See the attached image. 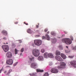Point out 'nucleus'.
<instances>
[{"instance_id": "1", "label": "nucleus", "mask_w": 76, "mask_h": 76, "mask_svg": "<svg viewBox=\"0 0 76 76\" xmlns=\"http://www.w3.org/2000/svg\"><path fill=\"white\" fill-rule=\"evenodd\" d=\"M62 41L63 42H65L68 45L72 44V40L70 39L69 38L63 39L62 40Z\"/></svg>"}, {"instance_id": "2", "label": "nucleus", "mask_w": 76, "mask_h": 76, "mask_svg": "<svg viewBox=\"0 0 76 76\" xmlns=\"http://www.w3.org/2000/svg\"><path fill=\"white\" fill-rule=\"evenodd\" d=\"M39 50L37 49H34L33 50V54L34 56L35 57H38L39 56Z\"/></svg>"}, {"instance_id": "3", "label": "nucleus", "mask_w": 76, "mask_h": 76, "mask_svg": "<svg viewBox=\"0 0 76 76\" xmlns=\"http://www.w3.org/2000/svg\"><path fill=\"white\" fill-rule=\"evenodd\" d=\"M34 42L36 45L39 46L42 44V41L39 39H35L34 41Z\"/></svg>"}, {"instance_id": "4", "label": "nucleus", "mask_w": 76, "mask_h": 76, "mask_svg": "<svg viewBox=\"0 0 76 76\" xmlns=\"http://www.w3.org/2000/svg\"><path fill=\"white\" fill-rule=\"evenodd\" d=\"M66 66V63L63 62H61L60 63V66H58V69H64V66Z\"/></svg>"}, {"instance_id": "5", "label": "nucleus", "mask_w": 76, "mask_h": 76, "mask_svg": "<svg viewBox=\"0 0 76 76\" xmlns=\"http://www.w3.org/2000/svg\"><path fill=\"white\" fill-rule=\"evenodd\" d=\"M3 49L5 52H7L9 51V46L7 45H3L2 46Z\"/></svg>"}, {"instance_id": "6", "label": "nucleus", "mask_w": 76, "mask_h": 76, "mask_svg": "<svg viewBox=\"0 0 76 76\" xmlns=\"http://www.w3.org/2000/svg\"><path fill=\"white\" fill-rule=\"evenodd\" d=\"M13 59H10L7 60L6 63L7 64H9L10 65H12L13 64Z\"/></svg>"}, {"instance_id": "7", "label": "nucleus", "mask_w": 76, "mask_h": 76, "mask_svg": "<svg viewBox=\"0 0 76 76\" xmlns=\"http://www.w3.org/2000/svg\"><path fill=\"white\" fill-rule=\"evenodd\" d=\"M51 72L53 73H57L58 72V70L56 68H53L51 69Z\"/></svg>"}, {"instance_id": "8", "label": "nucleus", "mask_w": 76, "mask_h": 76, "mask_svg": "<svg viewBox=\"0 0 76 76\" xmlns=\"http://www.w3.org/2000/svg\"><path fill=\"white\" fill-rule=\"evenodd\" d=\"M6 56L7 58H10L12 57V53L10 52H8L7 53Z\"/></svg>"}, {"instance_id": "9", "label": "nucleus", "mask_w": 76, "mask_h": 76, "mask_svg": "<svg viewBox=\"0 0 76 76\" xmlns=\"http://www.w3.org/2000/svg\"><path fill=\"white\" fill-rule=\"evenodd\" d=\"M70 64L74 67L76 68V61H71Z\"/></svg>"}, {"instance_id": "10", "label": "nucleus", "mask_w": 76, "mask_h": 76, "mask_svg": "<svg viewBox=\"0 0 76 76\" xmlns=\"http://www.w3.org/2000/svg\"><path fill=\"white\" fill-rule=\"evenodd\" d=\"M55 58L56 59V60L58 61H63L61 58V57L59 56H56Z\"/></svg>"}, {"instance_id": "11", "label": "nucleus", "mask_w": 76, "mask_h": 76, "mask_svg": "<svg viewBox=\"0 0 76 76\" xmlns=\"http://www.w3.org/2000/svg\"><path fill=\"white\" fill-rule=\"evenodd\" d=\"M48 54L49 53H48L45 52L44 54V57H45V58H48Z\"/></svg>"}, {"instance_id": "12", "label": "nucleus", "mask_w": 76, "mask_h": 76, "mask_svg": "<svg viewBox=\"0 0 76 76\" xmlns=\"http://www.w3.org/2000/svg\"><path fill=\"white\" fill-rule=\"evenodd\" d=\"M38 60H39V61H42V60H44L43 57L42 56H39L38 57Z\"/></svg>"}, {"instance_id": "13", "label": "nucleus", "mask_w": 76, "mask_h": 76, "mask_svg": "<svg viewBox=\"0 0 76 76\" xmlns=\"http://www.w3.org/2000/svg\"><path fill=\"white\" fill-rule=\"evenodd\" d=\"M27 31L28 34H32V33H33V31L29 28H28L27 30Z\"/></svg>"}, {"instance_id": "14", "label": "nucleus", "mask_w": 76, "mask_h": 76, "mask_svg": "<svg viewBox=\"0 0 76 76\" xmlns=\"http://www.w3.org/2000/svg\"><path fill=\"white\" fill-rule=\"evenodd\" d=\"M61 57L63 58V59H66V55H65L63 53H61Z\"/></svg>"}, {"instance_id": "15", "label": "nucleus", "mask_w": 76, "mask_h": 76, "mask_svg": "<svg viewBox=\"0 0 76 76\" xmlns=\"http://www.w3.org/2000/svg\"><path fill=\"white\" fill-rule=\"evenodd\" d=\"M37 66V64H36V63H33L31 64V67H32V68H33L35 67V66Z\"/></svg>"}, {"instance_id": "16", "label": "nucleus", "mask_w": 76, "mask_h": 76, "mask_svg": "<svg viewBox=\"0 0 76 76\" xmlns=\"http://www.w3.org/2000/svg\"><path fill=\"white\" fill-rule=\"evenodd\" d=\"M48 56V57H49L50 58H53V57H54V56H53V55L51 53H49Z\"/></svg>"}, {"instance_id": "17", "label": "nucleus", "mask_w": 76, "mask_h": 76, "mask_svg": "<svg viewBox=\"0 0 76 76\" xmlns=\"http://www.w3.org/2000/svg\"><path fill=\"white\" fill-rule=\"evenodd\" d=\"M2 34H3V35H7V31L4 30H3L2 31Z\"/></svg>"}, {"instance_id": "18", "label": "nucleus", "mask_w": 76, "mask_h": 76, "mask_svg": "<svg viewBox=\"0 0 76 76\" xmlns=\"http://www.w3.org/2000/svg\"><path fill=\"white\" fill-rule=\"evenodd\" d=\"M30 76H37V73H34L32 74H30Z\"/></svg>"}, {"instance_id": "19", "label": "nucleus", "mask_w": 76, "mask_h": 76, "mask_svg": "<svg viewBox=\"0 0 76 76\" xmlns=\"http://www.w3.org/2000/svg\"><path fill=\"white\" fill-rule=\"evenodd\" d=\"M46 38L47 40H48V41H49L50 39V36L48 34H46Z\"/></svg>"}, {"instance_id": "20", "label": "nucleus", "mask_w": 76, "mask_h": 76, "mask_svg": "<svg viewBox=\"0 0 76 76\" xmlns=\"http://www.w3.org/2000/svg\"><path fill=\"white\" fill-rule=\"evenodd\" d=\"M56 55L58 56L60 55V52L58 50H57L56 53Z\"/></svg>"}, {"instance_id": "21", "label": "nucleus", "mask_w": 76, "mask_h": 76, "mask_svg": "<svg viewBox=\"0 0 76 76\" xmlns=\"http://www.w3.org/2000/svg\"><path fill=\"white\" fill-rule=\"evenodd\" d=\"M37 72H41L42 73V72H44V70L43 69H37Z\"/></svg>"}, {"instance_id": "22", "label": "nucleus", "mask_w": 76, "mask_h": 76, "mask_svg": "<svg viewBox=\"0 0 76 76\" xmlns=\"http://www.w3.org/2000/svg\"><path fill=\"white\" fill-rule=\"evenodd\" d=\"M57 41V40L56 39L54 38V39H52V42L53 43H56V42Z\"/></svg>"}, {"instance_id": "23", "label": "nucleus", "mask_w": 76, "mask_h": 76, "mask_svg": "<svg viewBox=\"0 0 76 76\" xmlns=\"http://www.w3.org/2000/svg\"><path fill=\"white\" fill-rule=\"evenodd\" d=\"M58 48L60 50H63V48L61 45H59L58 47Z\"/></svg>"}, {"instance_id": "24", "label": "nucleus", "mask_w": 76, "mask_h": 76, "mask_svg": "<svg viewBox=\"0 0 76 76\" xmlns=\"http://www.w3.org/2000/svg\"><path fill=\"white\" fill-rule=\"evenodd\" d=\"M51 35H52L55 36L56 35V34L54 32H51Z\"/></svg>"}, {"instance_id": "25", "label": "nucleus", "mask_w": 76, "mask_h": 76, "mask_svg": "<svg viewBox=\"0 0 76 76\" xmlns=\"http://www.w3.org/2000/svg\"><path fill=\"white\" fill-rule=\"evenodd\" d=\"M49 74L48 72H46L44 75V76H48Z\"/></svg>"}, {"instance_id": "26", "label": "nucleus", "mask_w": 76, "mask_h": 76, "mask_svg": "<svg viewBox=\"0 0 76 76\" xmlns=\"http://www.w3.org/2000/svg\"><path fill=\"white\" fill-rule=\"evenodd\" d=\"M29 59L30 61H34V58L33 57L32 58H29Z\"/></svg>"}, {"instance_id": "27", "label": "nucleus", "mask_w": 76, "mask_h": 76, "mask_svg": "<svg viewBox=\"0 0 76 76\" xmlns=\"http://www.w3.org/2000/svg\"><path fill=\"white\" fill-rule=\"evenodd\" d=\"M15 54H18V50L16 49H15Z\"/></svg>"}, {"instance_id": "28", "label": "nucleus", "mask_w": 76, "mask_h": 76, "mask_svg": "<svg viewBox=\"0 0 76 76\" xmlns=\"http://www.w3.org/2000/svg\"><path fill=\"white\" fill-rule=\"evenodd\" d=\"M41 52L42 53H44V52H45V50H44V49H42L41 50Z\"/></svg>"}, {"instance_id": "29", "label": "nucleus", "mask_w": 76, "mask_h": 76, "mask_svg": "<svg viewBox=\"0 0 76 76\" xmlns=\"http://www.w3.org/2000/svg\"><path fill=\"white\" fill-rule=\"evenodd\" d=\"M23 51H24V48H23L21 49L20 51L22 53V52H23Z\"/></svg>"}, {"instance_id": "30", "label": "nucleus", "mask_w": 76, "mask_h": 76, "mask_svg": "<svg viewBox=\"0 0 76 76\" xmlns=\"http://www.w3.org/2000/svg\"><path fill=\"white\" fill-rule=\"evenodd\" d=\"M69 57L70 58H73L74 57V56H69Z\"/></svg>"}, {"instance_id": "31", "label": "nucleus", "mask_w": 76, "mask_h": 76, "mask_svg": "<svg viewBox=\"0 0 76 76\" xmlns=\"http://www.w3.org/2000/svg\"><path fill=\"white\" fill-rule=\"evenodd\" d=\"M44 31L45 32H47V31H48V29L46 28V29H45Z\"/></svg>"}, {"instance_id": "32", "label": "nucleus", "mask_w": 76, "mask_h": 76, "mask_svg": "<svg viewBox=\"0 0 76 76\" xmlns=\"http://www.w3.org/2000/svg\"><path fill=\"white\" fill-rule=\"evenodd\" d=\"M17 64H18V62H17L15 63V64H14V66H16V65H17Z\"/></svg>"}, {"instance_id": "33", "label": "nucleus", "mask_w": 76, "mask_h": 76, "mask_svg": "<svg viewBox=\"0 0 76 76\" xmlns=\"http://www.w3.org/2000/svg\"><path fill=\"white\" fill-rule=\"evenodd\" d=\"M70 38L72 40V41L73 40V37L71 36Z\"/></svg>"}, {"instance_id": "34", "label": "nucleus", "mask_w": 76, "mask_h": 76, "mask_svg": "<svg viewBox=\"0 0 76 76\" xmlns=\"http://www.w3.org/2000/svg\"><path fill=\"white\" fill-rule=\"evenodd\" d=\"M3 39H4V40H6L7 39L6 38V37H4L3 38Z\"/></svg>"}, {"instance_id": "35", "label": "nucleus", "mask_w": 76, "mask_h": 76, "mask_svg": "<svg viewBox=\"0 0 76 76\" xmlns=\"http://www.w3.org/2000/svg\"><path fill=\"white\" fill-rule=\"evenodd\" d=\"M3 69H4V68H3V67H2L1 69L0 70L1 71H3Z\"/></svg>"}, {"instance_id": "36", "label": "nucleus", "mask_w": 76, "mask_h": 76, "mask_svg": "<svg viewBox=\"0 0 76 76\" xmlns=\"http://www.w3.org/2000/svg\"><path fill=\"white\" fill-rule=\"evenodd\" d=\"M24 24H25V25H28V23H25V22H24Z\"/></svg>"}, {"instance_id": "37", "label": "nucleus", "mask_w": 76, "mask_h": 76, "mask_svg": "<svg viewBox=\"0 0 76 76\" xmlns=\"http://www.w3.org/2000/svg\"><path fill=\"white\" fill-rule=\"evenodd\" d=\"M9 72L10 73L12 72V69H10Z\"/></svg>"}, {"instance_id": "38", "label": "nucleus", "mask_w": 76, "mask_h": 76, "mask_svg": "<svg viewBox=\"0 0 76 76\" xmlns=\"http://www.w3.org/2000/svg\"><path fill=\"white\" fill-rule=\"evenodd\" d=\"M10 72L9 71V72L7 74V75H9L10 74Z\"/></svg>"}, {"instance_id": "39", "label": "nucleus", "mask_w": 76, "mask_h": 76, "mask_svg": "<svg viewBox=\"0 0 76 76\" xmlns=\"http://www.w3.org/2000/svg\"><path fill=\"white\" fill-rule=\"evenodd\" d=\"M36 28H39V26L38 25H36Z\"/></svg>"}, {"instance_id": "40", "label": "nucleus", "mask_w": 76, "mask_h": 76, "mask_svg": "<svg viewBox=\"0 0 76 76\" xmlns=\"http://www.w3.org/2000/svg\"><path fill=\"white\" fill-rule=\"evenodd\" d=\"M74 50H76V46H75L74 48Z\"/></svg>"}, {"instance_id": "41", "label": "nucleus", "mask_w": 76, "mask_h": 76, "mask_svg": "<svg viewBox=\"0 0 76 76\" xmlns=\"http://www.w3.org/2000/svg\"><path fill=\"white\" fill-rule=\"evenodd\" d=\"M7 73V71H4V73Z\"/></svg>"}, {"instance_id": "42", "label": "nucleus", "mask_w": 76, "mask_h": 76, "mask_svg": "<svg viewBox=\"0 0 76 76\" xmlns=\"http://www.w3.org/2000/svg\"><path fill=\"white\" fill-rule=\"evenodd\" d=\"M45 37H44V36H43L42 37V39H45Z\"/></svg>"}, {"instance_id": "43", "label": "nucleus", "mask_w": 76, "mask_h": 76, "mask_svg": "<svg viewBox=\"0 0 76 76\" xmlns=\"http://www.w3.org/2000/svg\"><path fill=\"white\" fill-rule=\"evenodd\" d=\"M39 37V35H37L36 36V37Z\"/></svg>"}, {"instance_id": "44", "label": "nucleus", "mask_w": 76, "mask_h": 76, "mask_svg": "<svg viewBox=\"0 0 76 76\" xmlns=\"http://www.w3.org/2000/svg\"><path fill=\"white\" fill-rule=\"evenodd\" d=\"M18 22H15V24H18Z\"/></svg>"}, {"instance_id": "45", "label": "nucleus", "mask_w": 76, "mask_h": 76, "mask_svg": "<svg viewBox=\"0 0 76 76\" xmlns=\"http://www.w3.org/2000/svg\"><path fill=\"white\" fill-rule=\"evenodd\" d=\"M8 44V43H7H7H4V44Z\"/></svg>"}, {"instance_id": "46", "label": "nucleus", "mask_w": 76, "mask_h": 76, "mask_svg": "<svg viewBox=\"0 0 76 76\" xmlns=\"http://www.w3.org/2000/svg\"><path fill=\"white\" fill-rule=\"evenodd\" d=\"M47 33L48 34H49V33H50V32L48 31Z\"/></svg>"}, {"instance_id": "47", "label": "nucleus", "mask_w": 76, "mask_h": 76, "mask_svg": "<svg viewBox=\"0 0 76 76\" xmlns=\"http://www.w3.org/2000/svg\"><path fill=\"white\" fill-rule=\"evenodd\" d=\"M65 34H67V32L66 31H65Z\"/></svg>"}, {"instance_id": "48", "label": "nucleus", "mask_w": 76, "mask_h": 76, "mask_svg": "<svg viewBox=\"0 0 76 76\" xmlns=\"http://www.w3.org/2000/svg\"><path fill=\"white\" fill-rule=\"evenodd\" d=\"M66 47L67 48H68V46H66Z\"/></svg>"}, {"instance_id": "49", "label": "nucleus", "mask_w": 76, "mask_h": 76, "mask_svg": "<svg viewBox=\"0 0 76 76\" xmlns=\"http://www.w3.org/2000/svg\"><path fill=\"white\" fill-rule=\"evenodd\" d=\"M1 73V71L0 70V73Z\"/></svg>"}, {"instance_id": "50", "label": "nucleus", "mask_w": 76, "mask_h": 76, "mask_svg": "<svg viewBox=\"0 0 76 76\" xmlns=\"http://www.w3.org/2000/svg\"><path fill=\"white\" fill-rule=\"evenodd\" d=\"M34 44H32V46H34Z\"/></svg>"}, {"instance_id": "51", "label": "nucleus", "mask_w": 76, "mask_h": 76, "mask_svg": "<svg viewBox=\"0 0 76 76\" xmlns=\"http://www.w3.org/2000/svg\"><path fill=\"white\" fill-rule=\"evenodd\" d=\"M22 55V53L20 54V56H21Z\"/></svg>"}, {"instance_id": "52", "label": "nucleus", "mask_w": 76, "mask_h": 76, "mask_svg": "<svg viewBox=\"0 0 76 76\" xmlns=\"http://www.w3.org/2000/svg\"><path fill=\"white\" fill-rule=\"evenodd\" d=\"M38 25H39V23H38Z\"/></svg>"}, {"instance_id": "53", "label": "nucleus", "mask_w": 76, "mask_h": 76, "mask_svg": "<svg viewBox=\"0 0 76 76\" xmlns=\"http://www.w3.org/2000/svg\"><path fill=\"white\" fill-rule=\"evenodd\" d=\"M63 36H64V35H63Z\"/></svg>"}, {"instance_id": "54", "label": "nucleus", "mask_w": 76, "mask_h": 76, "mask_svg": "<svg viewBox=\"0 0 76 76\" xmlns=\"http://www.w3.org/2000/svg\"><path fill=\"white\" fill-rule=\"evenodd\" d=\"M60 38V37H59V38Z\"/></svg>"}, {"instance_id": "55", "label": "nucleus", "mask_w": 76, "mask_h": 76, "mask_svg": "<svg viewBox=\"0 0 76 76\" xmlns=\"http://www.w3.org/2000/svg\"><path fill=\"white\" fill-rule=\"evenodd\" d=\"M66 53H67V52H66Z\"/></svg>"}]
</instances>
